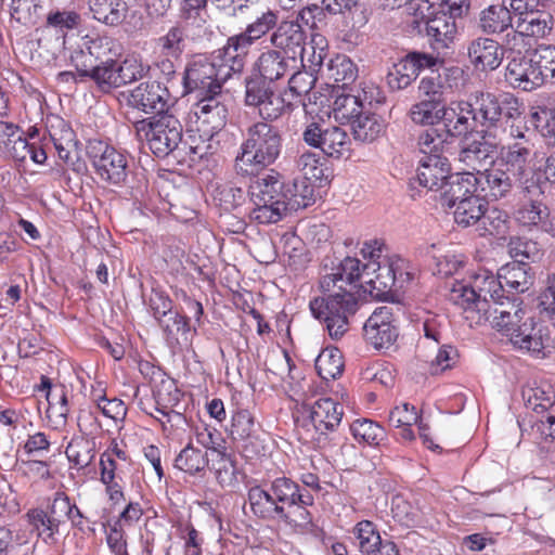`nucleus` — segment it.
<instances>
[{"label":"nucleus","mask_w":555,"mask_h":555,"mask_svg":"<svg viewBox=\"0 0 555 555\" xmlns=\"http://www.w3.org/2000/svg\"><path fill=\"white\" fill-rule=\"evenodd\" d=\"M273 481L267 488L260 486L251 487L248 490L250 509L255 516L264 520H279L298 528H307L312 522L309 511L299 509L296 517L287 515L276 501Z\"/></svg>","instance_id":"obj_12"},{"label":"nucleus","mask_w":555,"mask_h":555,"mask_svg":"<svg viewBox=\"0 0 555 555\" xmlns=\"http://www.w3.org/2000/svg\"><path fill=\"white\" fill-rule=\"evenodd\" d=\"M26 518L33 530L44 541L52 539L60 531V525L52 519L49 512L34 508L27 512Z\"/></svg>","instance_id":"obj_52"},{"label":"nucleus","mask_w":555,"mask_h":555,"mask_svg":"<svg viewBox=\"0 0 555 555\" xmlns=\"http://www.w3.org/2000/svg\"><path fill=\"white\" fill-rule=\"evenodd\" d=\"M343 417V408L331 398H321L313 403L310 410L309 418L319 434L318 440L326 437L328 433L334 431L340 424Z\"/></svg>","instance_id":"obj_28"},{"label":"nucleus","mask_w":555,"mask_h":555,"mask_svg":"<svg viewBox=\"0 0 555 555\" xmlns=\"http://www.w3.org/2000/svg\"><path fill=\"white\" fill-rule=\"evenodd\" d=\"M87 155L101 181L116 186L126 183L129 175L128 156L101 140H89Z\"/></svg>","instance_id":"obj_11"},{"label":"nucleus","mask_w":555,"mask_h":555,"mask_svg":"<svg viewBox=\"0 0 555 555\" xmlns=\"http://www.w3.org/2000/svg\"><path fill=\"white\" fill-rule=\"evenodd\" d=\"M502 280L491 271L481 269L476 272L469 284L459 283L453 286L452 300L468 313H487L491 299L504 293Z\"/></svg>","instance_id":"obj_7"},{"label":"nucleus","mask_w":555,"mask_h":555,"mask_svg":"<svg viewBox=\"0 0 555 555\" xmlns=\"http://www.w3.org/2000/svg\"><path fill=\"white\" fill-rule=\"evenodd\" d=\"M272 481L275 489L272 493L287 515L296 517L299 509L308 511L307 507L313 505V494L308 490L301 489L293 479L278 477Z\"/></svg>","instance_id":"obj_23"},{"label":"nucleus","mask_w":555,"mask_h":555,"mask_svg":"<svg viewBox=\"0 0 555 555\" xmlns=\"http://www.w3.org/2000/svg\"><path fill=\"white\" fill-rule=\"evenodd\" d=\"M554 18L546 11L532 10L517 21L515 33L524 37L544 38L552 31Z\"/></svg>","instance_id":"obj_37"},{"label":"nucleus","mask_w":555,"mask_h":555,"mask_svg":"<svg viewBox=\"0 0 555 555\" xmlns=\"http://www.w3.org/2000/svg\"><path fill=\"white\" fill-rule=\"evenodd\" d=\"M295 166L306 181L317 182L324 178V167L321 163V157L314 152L306 151L300 154L295 160Z\"/></svg>","instance_id":"obj_54"},{"label":"nucleus","mask_w":555,"mask_h":555,"mask_svg":"<svg viewBox=\"0 0 555 555\" xmlns=\"http://www.w3.org/2000/svg\"><path fill=\"white\" fill-rule=\"evenodd\" d=\"M0 151L15 162L28 157L29 142L20 133V127L12 122L0 121Z\"/></svg>","instance_id":"obj_34"},{"label":"nucleus","mask_w":555,"mask_h":555,"mask_svg":"<svg viewBox=\"0 0 555 555\" xmlns=\"http://www.w3.org/2000/svg\"><path fill=\"white\" fill-rule=\"evenodd\" d=\"M495 151L496 145L487 141L483 135L480 139L466 140L459 151L457 159L478 176L489 169L488 166H493Z\"/></svg>","instance_id":"obj_24"},{"label":"nucleus","mask_w":555,"mask_h":555,"mask_svg":"<svg viewBox=\"0 0 555 555\" xmlns=\"http://www.w3.org/2000/svg\"><path fill=\"white\" fill-rule=\"evenodd\" d=\"M138 131H145L146 140L152 153L159 158L170 154L180 156L179 144L182 143V125L177 117L171 114L155 116L147 120H141L137 124Z\"/></svg>","instance_id":"obj_10"},{"label":"nucleus","mask_w":555,"mask_h":555,"mask_svg":"<svg viewBox=\"0 0 555 555\" xmlns=\"http://www.w3.org/2000/svg\"><path fill=\"white\" fill-rule=\"evenodd\" d=\"M527 132L526 126H512L511 141L503 144L499 152V165L504 166L505 170L517 179H521L528 173L533 154L534 143Z\"/></svg>","instance_id":"obj_15"},{"label":"nucleus","mask_w":555,"mask_h":555,"mask_svg":"<svg viewBox=\"0 0 555 555\" xmlns=\"http://www.w3.org/2000/svg\"><path fill=\"white\" fill-rule=\"evenodd\" d=\"M353 139L361 143H372L377 140L385 130L383 119L366 109L363 111L351 124Z\"/></svg>","instance_id":"obj_41"},{"label":"nucleus","mask_w":555,"mask_h":555,"mask_svg":"<svg viewBox=\"0 0 555 555\" xmlns=\"http://www.w3.org/2000/svg\"><path fill=\"white\" fill-rule=\"evenodd\" d=\"M315 369L319 376L324 380L336 379L343 374L344 361L340 350L337 348H325L315 359Z\"/></svg>","instance_id":"obj_46"},{"label":"nucleus","mask_w":555,"mask_h":555,"mask_svg":"<svg viewBox=\"0 0 555 555\" xmlns=\"http://www.w3.org/2000/svg\"><path fill=\"white\" fill-rule=\"evenodd\" d=\"M207 452L195 448L192 443L186 444L176 456L175 467L191 476H195L208 466Z\"/></svg>","instance_id":"obj_44"},{"label":"nucleus","mask_w":555,"mask_h":555,"mask_svg":"<svg viewBox=\"0 0 555 555\" xmlns=\"http://www.w3.org/2000/svg\"><path fill=\"white\" fill-rule=\"evenodd\" d=\"M533 52V63L540 67L545 81L555 80V47L551 44H540Z\"/></svg>","instance_id":"obj_63"},{"label":"nucleus","mask_w":555,"mask_h":555,"mask_svg":"<svg viewBox=\"0 0 555 555\" xmlns=\"http://www.w3.org/2000/svg\"><path fill=\"white\" fill-rule=\"evenodd\" d=\"M530 435L538 444L555 442V409L532 421Z\"/></svg>","instance_id":"obj_58"},{"label":"nucleus","mask_w":555,"mask_h":555,"mask_svg":"<svg viewBox=\"0 0 555 555\" xmlns=\"http://www.w3.org/2000/svg\"><path fill=\"white\" fill-rule=\"evenodd\" d=\"M467 55L475 68L493 70L501 65L504 51L494 39L478 37L468 43Z\"/></svg>","instance_id":"obj_27"},{"label":"nucleus","mask_w":555,"mask_h":555,"mask_svg":"<svg viewBox=\"0 0 555 555\" xmlns=\"http://www.w3.org/2000/svg\"><path fill=\"white\" fill-rule=\"evenodd\" d=\"M522 398L526 406L538 414L554 410L555 396L550 388L528 387L522 390Z\"/></svg>","instance_id":"obj_53"},{"label":"nucleus","mask_w":555,"mask_h":555,"mask_svg":"<svg viewBox=\"0 0 555 555\" xmlns=\"http://www.w3.org/2000/svg\"><path fill=\"white\" fill-rule=\"evenodd\" d=\"M529 122L545 138H555V107L540 108L530 114Z\"/></svg>","instance_id":"obj_64"},{"label":"nucleus","mask_w":555,"mask_h":555,"mask_svg":"<svg viewBox=\"0 0 555 555\" xmlns=\"http://www.w3.org/2000/svg\"><path fill=\"white\" fill-rule=\"evenodd\" d=\"M224 52L223 46L212 53L211 59L195 56L188 61L182 76L184 94L197 93V98L216 95L221 93L223 83L233 74L242 73L244 68H236L233 54Z\"/></svg>","instance_id":"obj_4"},{"label":"nucleus","mask_w":555,"mask_h":555,"mask_svg":"<svg viewBox=\"0 0 555 555\" xmlns=\"http://www.w3.org/2000/svg\"><path fill=\"white\" fill-rule=\"evenodd\" d=\"M146 75V68L142 61L135 57L124 60L114 56L103 64L89 68L86 73L78 74L80 81L90 79L103 93L121 88L128 83L142 79Z\"/></svg>","instance_id":"obj_8"},{"label":"nucleus","mask_w":555,"mask_h":555,"mask_svg":"<svg viewBox=\"0 0 555 555\" xmlns=\"http://www.w3.org/2000/svg\"><path fill=\"white\" fill-rule=\"evenodd\" d=\"M65 454L78 469L86 468L95 456V441L85 436H76L67 444Z\"/></svg>","instance_id":"obj_43"},{"label":"nucleus","mask_w":555,"mask_h":555,"mask_svg":"<svg viewBox=\"0 0 555 555\" xmlns=\"http://www.w3.org/2000/svg\"><path fill=\"white\" fill-rule=\"evenodd\" d=\"M434 5L429 0H410L406 2V10L411 15L410 25L418 33L423 34L422 22H426L433 18L436 14L434 13Z\"/></svg>","instance_id":"obj_61"},{"label":"nucleus","mask_w":555,"mask_h":555,"mask_svg":"<svg viewBox=\"0 0 555 555\" xmlns=\"http://www.w3.org/2000/svg\"><path fill=\"white\" fill-rule=\"evenodd\" d=\"M477 179L479 181L477 198L489 203L509 193L515 178L507 170L492 166L478 175Z\"/></svg>","instance_id":"obj_26"},{"label":"nucleus","mask_w":555,"mask_h":555,"mask_svg":"<svg viewBox=\"0 0 555 555\" xmlns=\"http://www.w3.org/2000/svg\"><path fill=\"white\" fill-rule=\"evenodd\" d=\"M113 41L107 37L85 36L81 42L70 52V63L78 74L86 73L89 68L103 64L112 59Z\"/></svg>","instance_id":"obj_19"},{"label":"nucleus","mask_w":555,"mask_h":555,"mask_svg":"<svg viewBox=\"0 0 555 555\" xmlns=\"http://www.w3.org/2000/svg\"><path fill=\"white\" fill-rule=\"evenodd\" d=\"M450 173V164L443 156H425L420 162L416 181L426 189V194L434 190H443L447 178Z\"/></svg>","instance_id":"obj_30"},{"label":"nucleus","mask_w":555,"mask_h":555,"mask_svg":"<svg viewBox=\"0 0 555 555\" xmlns=\"http://www.w3.org/2000/svg\"><path fill=\"white\" fill-rule=\"evenodd\" d=\"M489 312L479 313L477 323L488 322L492 327L508 337L515 348L524 350L533 357L545 354L551 339L547 330L542 325L535 326L532 319L521 323L524 310L518 297H505L500 293L499 298L490 301Z\"/></svg>","instance_id":"obj_2"},{"label":"nucleus","mask_w":555,"mask_h":555,"mask_svg":"<svg viewBox=\"0 0 555 555\" xmlns=\"http://www.w3.org/2000/svg\"><path fill=\"white\" fill-rule=\"evenodd\" d=\"M423 34L428 37L434 50H442L453 43L457 27L452 17L448 14L436 13L431 20L422 22Z\"/></svg>","instance_id":"obj_33"},{"label":"nucleus","mask_w":555,"mask_h":555,"mask_svg":"<svg viewBox=\"0 0 555 555\" xmlns=\"http://www.w3.org/2000/svg\"><path fill=\"white\" fill-rule=\"evenodd\" d=\"M418 331H422L424 337L437 344L443 339V334L447 326V319L443 315L424 311L423 315L417 319Z\"/></svg>","instance_id":"obj_55"},{"label":"nucleus","mask_w":555,"mask_h":555,"mask_svg":"<svg viewBox=\"0 0 555 555\" xmlns=\"http://www.w3.org/2000/svg\"><path fill=\"white\" fill-rule=\"evenodd\" d=\"M363 332L366 341L374 348L390 347L398 337V330L393 325L392 309L387 306L376 308L364 323Z\"/></svg>","instance_id":"obj_21"},{"label":"nucleus","mask_w":555,"mask_h":555,"mask_svg":"<svg viewBox=\"0 0 555 555\" xmlns=\"http://www.w3.org/2000/svg\"><path fill=\"white\" fill-rule=\"evenodd\" d=\"M195 438L197 443L212 453L223 454L227 451L225 441L221 433L214 427L201 426L195 429Z\"/></svg>","instance_id":"obj_62"},{"label":"nucleus","mask_w":555,"mask_h":555,"mask_svg":"<svg viewBox=\"0 0 555 555\" xmlns=\"http://www.w3.org/2000/svg\"><path fill=\"white\" fill-rule=\"evenodd\" d=\"M464 107L472 111L476 126L479 125L489 134L502 125L503 119H516L521 115L520 103L509 93L496 95L478 92L470 96Z\"/></svg>","instance_id":"obj_6"},{"label":"nucleus","mask_w":555,"mask_h":555,"mask_svg":"<svg viewBox=\"0 0 555 555\" xmlns=\"http://www.w3.org/2000/svg\"><path fill=\"white\" fill-rule=\"evenodd\" d=\"M383 242L367 241L361 249L366 260L362 268L359 259L346 257L320 278L323 296L311 299L309 308L313 318L324 324L331 338L339 339L347 333L349 319L359 307V288L384 299L392 292L403 289L414 279L415 271L409 261L399 256H383Z\"/></svg>","instance_id":"obj_1"},{"label":"nucleus","mask_w":555,"mask_h":555,"mask_svg":"<svg viewBox=\"0 0 555 555\" xmlns=\"http://www.w3.org/2000/svg\"><path fill=\"white\" fill-rule=\"evenodd\" d=\"M89 8L93 18L107 26L120 25L129 10L125 0H89Z\"/></svg>","instance_id":"obj_40"},{"label":"nucleus","mask_w":555,"mask_h":555,"mask_svg":"<svg viewBox=\"0 0 555 555\" xmlns=\"http://www.w3.org/2000/svg\"><path fill=\"white\" fill-rule=\"evenodd\" d=\"M128 105L144 113L164 115L170 106V92L162 81H143L129 91Z\"/></svg>","instance_id":"obj_17"},{"label":"nucleus","mask_w":555,"mask_h":555,"mask_svg":"<svg viewBox=\"0 0 555 555\" xmlns=\"http://www.w3.org/2000/svg\"><path fill=\"white\" fill-rule=\"evenodd\" d=\"M168 345L180 344V339L188 340L190 333L189 320L186 317L171 311L167 317L157 321Z\"/></svg>","instance_id":"obj_48"},{"label":"nucleus","mask_w":555,"mask_h":555,"mask_svg":"<svg viewBox=\"0 0 555 555\" xmlns=\"http://www.w3.org/2000/svg\"><path fill=\"white\" fill-rule=\"evenodd\" d=\"M81 24V16L76 11H52L47 16L46 25L41 29V43L48 36L54 35V48L64 49L68 30L76 29Z\"/></svg>","instance_id":"obj_29"},{"label":"nucleus","mask_w":555,"mask_h":555,"mask_svg":"<svg viewBox=\"0 0 555 555\" xmlns=\"http://www.w3.org/2000/svg\"><path fill=\"white\" fill-rule=\"evenodd\" d=\"M188 46L189 35L185 26L175 23L165 34L155 39V53L181 60Z\"/></svg>","instance_id":"obj_35"},{"label":"nucleus","mask_w":555,"mask_h":555,"mask_svg":"<svg viewBox=\"0 0 555 555\" xmlns=\"http://www.w3.org/2000/svg\"><path fill=\"white\" fill-rule=\"evenodd\" d=\"M280 22V11L264 8L257 12L255 17L248 23L244 30L227 39L224 53L233 54L236 68H244L246 56L251 47L267 35H271Z\"/></svg>","instance_id":"obj_9"},{"label":"nucleus","mask_w":555,"mask_h":555,"mask_svg":"<svg viewBox=\"0 0 555 555\" xmlns=\"http://www.w3.org/2000/svg\"><path fill=\"white\" fill-rule=\"evenodd\" d=\"M512 13L504 4H491L479 13L478 28L487 35L502 34L512 28Z\"/></svg>","instance_id":"obj_38"},{"label":"nucleus","mask_w":555,"mask_h":555,"mask_svg":"<svg viewBox=\"0 0 555 555\" xmlns=\"http://www.w3.org/2000/svg\"><path fill=\"white\" fill-rule=\"evenodd\" d=\"M282 149L280 129L270 122L256 121L246 129L234 159V170L241 177L256 176L278 160Z\"/></svg>","instance_id":"obj_3"},{"label":"nucleus","mask_w":555,"mask_h":555,"mask_svg":"<svg viewBox=\"0 0 555 555\" xmlns=\"http://www.w3.org/2000/svg\"><path fill=\"white\" fill-rule=\"evenodd\" d=\"M506 229L507 214L505 210H482L480 212L479 235H502Z\"/></svg>","instance_id":"obj_57"},{"label":"nucleus","mask_w":555,"mask_h":555,"mask_svg":"<svg viewBox=\"0 0 555 555\" xmlns=\"http://www.w3.org/2000/svg\"><path fill=\"white\" fill-rule=\"evenodd\" d=\"M464 105H467V102H457L451 106L444 105L440 116V128L449 135L452 142L476 127L475 121L472 119V111L465 109Z\"/></svg>","instance_id":"obj_32"},{"label":"nucleus","mask_w":555,"mask_h":555,"mask_svg":"<svg viewBox=\"0 0 555 555\" xmlns=\"http://www.w3.org/2000/svg\"><path fill=\"white\" fill-rule=\"evenodd\" d=\"M223 98L222 92L202 96L192 107L198 130L208 137V141H212L227 125L229 109Z\"/></svg>","instance_id":"obj_16"},{"label":"nucleus","mask_w":555,"mask_h":555,"mask_svg":"<svg viewBox=\"0 0 555 555\" xmlns=\"http://www.w3.org/2000/svg\"><path fill=\"white\" fill-rule=\"evenodd\" d=\"M326 77L336 83H341L343 90L353 83L358 78V67L350 57L345 54H336L325 65Z\"/></svg>","instance_id":"obj_42"},{"label":"nucleus","mask_w":555,"mask_h":555,"mask_svg":"<svg viewBox=\"0 0 555 555\" xmlns=\"http://www.w3.org/2000/svg\"><path fill=\"white\" fill-rule=\"evenodd\" d=\"M444 104L437 101L421 100L410 108L411 120L421 126H435L440 121Z\"/></svg>","instance_id":"obj_50"},{"label":"nucleus","mask_w":555,"mask_h":555,"mask_svg":"<svg viewBox=\"0 0 555 555\" xmlns=\"http://www.w3.org/2000/svg\"><path fill=\"white\" fill-rule=\"evenodd\" d=\"M452 143L440 126L424 130L417 139L420 151L426 156H442V153L447 152Z\"/></svg>","instance_id":"obj_45"},{"label":"nucleus","mask_w":555,"mask_h":555,"mask_svg":"<svg viewBox=\"0 0 555 555\" xmlns=\"http://www.w3.org/2000/svg\"><path fill=\"white\" fill-rule=\"evenodd\" d=\"M362 555H377V547L382 538L376 526L370 520L359 521L352 530Z\"/></svg>","instance_id":"obj_47"},{"label":"nucleus","mask_w":555,"mask_h":555,"mask_svg":"<svg viewBox=\"0 0 555 555\" xmlns=\"http://www.w3.org/2000/svg\"><path fill=\"white\" fill-rule=\"evenodd\" d=\"M306 39V31L298 21H281L270 35L271 48L285 52V55L302 50Z\"/></svg>","instance_id":"obj_31"},{"label":"nucleus","mask_w":555,"mask_h":555,"mask_svg":"<svg viewBox=\"0 0 555 555\" xmlns=\"http://www.w3.org/2000/svg\"><path fill=\"white\" fill-rule=\"evenodd\" d=\"M478 183L479 181L474 172L465 171L451 176L440 193V204L452 208L455 205L469 202L470 198L477 197L479 193Z\"/></svg>","instance_id":"obj_25"},{"label":"nucleus","mask_w":555,"mask_h":555,"mask_svg":"<svg viewBox=\"0 0 555 555\" xmlns=\"http://www.w3.org/2000/svg\"><path fill=\"white\" fill-rule=\"evenodd\" d=\"M244 102L247 106L257 107L264 122H272L292 111V103L278 95L273 87L245 86Z\"/></svg>","instance_id":"obj_20"},{"label":"nucleus","mask_w":555,"mask_h":555,"mask_svg":"<svg viewBox=\"0 0 555 555\" xmlns=\"http://www.w3.org/2000/svg\"><path fill=\"white\" fill-rule=\"evenodd\" d=\"M365 109V100L360 94L337 91L332 103V114L339 124H351Z\"/></svg>","instance_id":"obj_39"},{"label":"nucleus","mask_w":555,"mask_h":555,"mask_svg":"<svg viewBox=\"0 0 555 555\" xmlns=\"http://www.w3.org/2000/svg\"><path fill=\"white\" fill-rule=\"evenodd\" d=\"M295 62V56L285 55V52L273 48H266L256 57L244 83L245 86L274 87L292 73Z\"/></svg>","instance_id":"obj_14"},{"label":"nucleus","mask_w":555,"mask_h":555,"mask_svg":"<svg viewBox=\"0 0 555 555\" xmlns=\"http://www.w3.org/2000/svg\"><path fill=\"white\" fill-rule=\"evenodd\" d=\"M444 85L441 76L436 72H430L424 76L418 83V95L421 100L437 101L444 104L443 99Z\"/></svg>","instance_id":"obj_60"},{"label":"nucleus","mask_w":555,"mask_h":555,"mask_svg":"<svg viewBox=\"0 0 555 555\" xmlns=\"http://www.w3.org/2000/svg\"><path fill=\"white\" fill-rule=\"evenodd\" d=\"M350 431L356 440L369 446H378L385 438V429L371 420H356L350 425Z\"/></svg>","instance_id":"obj_51"},{"label":"nucleus","mask_w":555,"mask_h":555,"mask_svg":"<svg viewBox=\"0 0 555 555\" xmlns=\"http://www.w3.org/2000/svg\"><path fill=\"white\" fill-rule=\"evenodd\" d=\"M210 197L215 208H238L245 203V192L230 183L212 186Z\"/></svg>","instance_id":"obj_49"},{"label":"nucleus","mask_w":555,"mask_h":555,"mask_svg":"<svg viewBox=\"0 0 555 555\" xmlns=\"http://www.w3.org/2000/svg\"><path fill=\"white\" fill-rule=\"evenodd\" d=\"M530 266L526 261L518 260L506 263L499 269V280H502L503 289L507 287L512 292L524 293L533 283Z\"/></svg>","instance_id":"obj_36"},{"label":"nucleus","mask_w":555,"mask_h":555,"mask_svg":"<svg viewBox=\"0 0 555 555\" xmlns=\"http://www.w3.org/2000/svg\"><path fill=\"white\" fill-rule=\"evenodd\" d=\"M302 141L310 147L321 150L333 158H341L351 152L348 132L338 126H326L323 120H310L304 126Z\"/></svg>","instance_id":"obj_13"},{"label":"nucleus","mask_w":555,"mask_h":555,"mask_svg":"<svg viewBox=\"0 0 555 555\" xmlns=\"http://www.w3.org/2000/svg\"><path fill=\"white\" fill-rule=\"evenodd\" d=\"M230 434L238 443L246 459L264 453V440L260 437V425L248 410H238L232 415Z\"/></svg>","instance_id":"obj_18"},{"label":"nucleus","mask_w":555,"mask_h":555,"mask_svg":"<svg viewBox=\"0 0 555 555\" xmlns=\"http://www.w3.org/2000/svg\"><path fill=\"white\" fill-rule=\"evenodd\" d=\"M416 75L409 62L406 55L401 57L393 64L387 75V82L392 90H403L409 87L415 79Z\"/></svg>","instance_id":"obj_56"},{"label":"nucleus","mask_w":555,"mask_h":555,"mask_svg":"<svg viewBox=\"0 0 555 555\" xmlns=\"http://www.w3.org/2000/svg\"><path fill=\"white\" fill-rule=\"evenodd\" d=\"M249 198L255 208H308L314 205V189L306 181L285 185L282 176L274 169L258 176L249 185Z\"/></svg>","instance_id":"obj_5"},{"label":"nucleus","mask_w":555,"mask_h":555,"mask_svg":"<svg viewBox=\"0 0 555 555\" xmlns=\"http://www.w3.org/2000/svg\"><path fill=\"white\" fill-rule=\"evenodd\" d=\"M391 513L395 520L405 527H414L421 521L418 507L404 498L397 495L391 501Z\"/></svg>","instance_id":"obj_59"},{"label":"nucleus","mask_w":555,"mask_h":555,"mask_svg":"<svg viewBox=\"0 0 555 555\" xmlns=\"http://www.w3.org/2000/svg\"><path fill=\"white\" fill-rule=\"evenodd\" d=\"M534 52L529 56L514 57L508 62L505 72L506 81L514 88L531 91L545 82L540 67L533 63Z\"/></svg>","instance_id":"obj_22"}]
</instances>
